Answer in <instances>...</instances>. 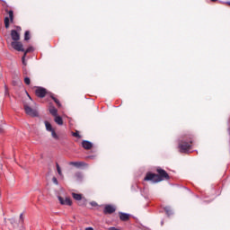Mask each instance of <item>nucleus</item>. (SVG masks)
<instances>
[{
  "instance_id": "nucleus-27",
  "label": "nucleus",
  "mask_w": 230,
  "mask_h": 230,
  "mask_svg": "<svg viewBox=\"0 0 230 230\" xmlns=\"http://www.w3.org/2000/svg\"><path fill=\"white\" fill-rule=\"evenodd\" d=\"M52 182L57 185L58 184V180L57 179V177L52 178Z\"/></svg>"
},
{
  "instance_id": "nucleus-12",
  "label": "nucleus",
  "mask_w": 230,
  "mask_h": 230,
  "mask_svg": "<svg viewBox=\"0 0 230 230\" xmlns=\"http://www.w3.org/2000/svg\"><path fill=\"white\" fill-rule=\"evenodd\" d=\"M119 218L123 222H127V220H128L130 218V215H128L127 213H119Z\"/></svg>"
},
{
  "instance_id": "nucleus-30",
  "label": "nucleus",
  "mask_w": 230,
  "mask_h": 230,
  "mask_svg": "<svg viewBox=\"0 0 230 230\" xmlns=\"http://www.w3.org/2000/svg\"><path fill=\"white\" fill-rule=\"evenodd\" d=\"M91 206H98V204L96 203V202H94V201H93L92 203H91Z\"/></svg>"
},
{
  "instance_id": "nucleus-2",
  "label": "nucleus",
  "mask_w": 230,
  "mask_h": 230,
  "mask_svg": "<svg viewBox=\"0 0 230 230\" xmlns=\"http://www.w3.org/2000/svg\"><path fill=\"white\" fill-rule=\"evenodd\" d=\"M192 144L193 140L191 139V137H190L189 140H181L178 146L181 154H190V150H191Z\"/></svg>"
},
{
  "instance_id": "nucleus-7",
  "label": "nucleus",
  "mask_w": 230,
  "mask_h": 230,
  "mask_svg": "<svg viewBox=\"0 0 230 230\" xmlns=\"http://www.w3.org/2000/svg\"><path fill=\"white\" fill-rule=\"evenodd\" d=\"M60 204L62 206H71V204H73V202L71 201V199L69 198H62L61 196L58 197Z\"/></svg>"
},
{
  "instance_id": "nucleus-31",
  "label": "nucleus",
  "mask_w": 230,
  "mask_h": 230,
  "mask_svg": "<svg viewBox=\"0 0 230 230\" xmlns=\"http://www.w3.org/2000/svg\"><path fill=\"white\" fill-rule=\"evenodd\" d=\"M4 128H3V126L0 125V133H3L4 132Z\"/></svg>"
},
{
  "instance_id": "nucleus-1",
  "label": "nucleus",
  "mask_w": 230,
  "mask_h": 230,
  "mask_svg": "<svg viewBox=\"0 0 230 230\" xmlns=\"http://www.w3.org/2000/svg\"><path fill=\"white\" fill-rule=\"evenodd\" d=\"M158 174L148 172L146 173V177L144 178V181H151L152 182H161V181H164L166 179H170V175H168V172L166 171L158 168L156 170Z\"/></svg>"
},
{
  "instance_id": "nucleus-26",
  "label": "nucleus",
  "mask_w": 230,
  "mask_h": 230,
  "mask_svg": "<svg viewBox=\"0 0 230 230\" xmlns=\"http://www.w3.org/2000/svg\"><path fill=\"white\" fill-rule=\"evenodd\" d=\"M31 51H33V48H28L26 50H25V52H24V55H25V57H26V54L27 53H30Z\"/></svg>"
},
{
  "instance_id": "nucleus-4",
  "label": "nucleus",
  "mask_w": 230,
  "mask_h": 230,
  "mask_svg": "<svg viewBox=\"0 0 230 230\" xmlns=\"http://www.w3.org/2000/svg\"><path fill=\"white\" fill-rule=\"evenodd\" d=\"M48 93V91H46L45 88H42L40 86L36 87L35 94L38 96V98H44L46 94Z\"/></svg>"
},
{
  "instance_id": "nucleus-10",
  "label": "nucleus",
  "mask_w": 230,
  "mask_h": 230,
  "mask_svg": "<svg viewBox=\"0 0 230 230\" xmlns=\"http://www.w3.org/2000/svg\"><path fill=\"white\" fill-rule=\"evenodd\" d=\"M11 37L14 41L21 40V34L15 30L11 31Z\"/></svg>"
},
{
  "instance_id": "nucleus-23",
  "label": "nucleus",
  "mask_w": 230,
  "mask_h": 230,
  "mask_svg": "<svg viewBox=\"0 0 230 230\" xmlns=\"http://www.w3.org/2000/svg\"><path fill=\"white\" fill-rule=\"evenodd\" d=\"M24 40H30V31H25Z\"/></svg>"
},
{
  "instance_id": "nucleus-25",
  "label": "nucleus",
  "mask_w": 230,
  "mask_h": 230,
  "mask_svg": "<svg viewBox=\"0 0 230 230\" xmlns=\"http://www.w3.org/2000/svg\"><path fill=\"white\" fill-rule=\"evenodd\" d=\"M72 136H73L74 137H78V138H80V133H78V131L73 132V133H72Z\"/></svg>"
},
{
  "instance_id": "nucleus-21",
  "label": "nucleus",
  "mask_w": 230,
  "mask_h": 230,
  "mask_svg": "<svg viewBox=\"0 0 230 230\" xmlns=\"http://www.w3.org/2000/svg\"><path fill=\"white\" fill-rule=\"evenodd\" d=\"M56 167H57V172H58V175H60V177H62V169H60V165H58V164H56Z\"/></svg>"
},
{
  "instance_id": "nucleus-35",
  "label": "nucleus",
  "mask_w": 230,
  "mask_h": 230,
  "mask_svg": "<svg viewBox=\"0 0 230 230\" xmlns=\"http://www.w3.org/2000/svg\"><path fill=\"white\" fill-rule=\"evenodd\" d=\"M161 224H162V226H163V225L164 224V222L162 221Z\"/></svg>"
},
{
  "instance_id": "nucleus-32",
  "label": "nucleus",
  "mask_w": 230,
  "mask_h": 230,
  "mask_svg": "<svg viewBox=\"0 0 230 230\" xmlns=\"http://www.w3.org/2000/svg\"><path fill=\"white\" fill-rule=\"evenodd\" d=\"M85 230H94V228L90 226V227H86Z\"/></svg>"
},
{
  "instance_id": "nucleus-11",
  "label": "nucleus",
  "mask_w": 230,
  "mask_h": 230,
  "mask_svg": "<svg viewBox=\"0 0 230 230\" xmlns=\"http://www.w3.org/2000/svg\"><path fill=\"white\" fill-rule=\"evenodd\" d=\"M82 146H83V148H84V150H91L93 148V143H91L87 140H84L82 142Z\"/></svg>"
},
{
  "instance_id": "nucleus-18",
  "label": "nucleus",
  "mask_w": 230,
  "mask_h": 230,
  "mask_svg": "<svg viewBox=\"0 0 230 230\" xmlns=\"http://www.w3.org/2000/svg\"><path fill=\"white\" fill-rule=\"evenodd\" d=\"M50 98H52V100L55 102V103L58 105V107H60V101H58V99L55 98V96H53V94L50 95Z\"/></svg>"
},
{
  "instance_id": "nucleus-16",
  "label": "nucleus",
  "mask_w": 230,
  "mask_h": 230,
  "mask_svg": "<svg viewBox=\"0 0 230 230\" xmlns=\"http://www.w3.org/2000/svg\"><path fill=\"white\" fill-rule=\"evenodd\" d=\"M72 197L73 199H75V200H82V194L73 192Z\"/></svg>"
},
{
  "instance_id": "nucleus-14",
  "label": "nucleus",
  "mask_w": 230,
  "mask_h": 230,
  "mask_svg": "<svg viewBox=\"0 0 230 230\" xmlns=\"http://www.w3.org/2000/svg\"><path fill=\"white\" fill-rule=\"evenodd\" d=\"M49 112L52 116L57 117L58 114V110H57V108H55L54 106H51L49 108Z\"/></svg>"
},
{
  "instance_id": "nucleus-34",
  "label": "nucleus",
  "mask_w": 230,
  "mask_h": 230,
  "mask_svg": "<svg viewBox=\"0 0 230 230\" xmlns=\"http://www.w3.org/2000/svg\"><path fill=\"white\" fill-rule=\"evenodd\" d=\"M212 1V3H215V2H217V0H211Z\"/></svg>"
},
{
  "instance_id": "nucleus-9",
  "label": "nucleus",
  "mask_w": 230,
  "mask_h": 230,
  "mask_svg": "<svg viewBox=\"0 0 230 230\" xmlns=\"http://www.w3.org/2000/svg\"><path fill=\"white\" fill-rule=\"evenodd\" d=\"M116 211V208L112 205H106L104 208L105 215H112Z\"/></svg>"
},
{
  "instance_id": "nucleus-22",
  "label": "nucleus",
  "mask_w": 230,
  "mask_h": 230,
  "mask_svg": "<svg viewBox=\"0 0 230 230\" xmlns=\"http://www.w3.org/2000/svg\"><path fill=\"white\" fill-rule=\"evenodd\" d=\"M51 132V136L54 139H58V135H57V133L55 132V129H52Z\"/></svg>"
},
{
  "instance_id": "nucleus-33",
  "label": "nucleus",
  "mask_w": 230,
  "mask_h": 230,
  "mask_svg": "<svg viewBox=\"0 0 230 230\" xmlns=\"http://www.w3.org/2000/svg\"><path fill=\"white\" fill-rule=\"evenodd\" d=\"M20 218H21V220H22V214L20 215Z\"/></svg>"
},
{
  "instance_id": "nucleus-13",
  "label": "nucleus",
  "mask_w": 230,
  "mask_h": 230,
  "mask_svg": "<svg viewBox=\"0 0 230 230\" xmlns=\"http://www.w3.org/2000/svg\"><path fill=\"white\" fill-rule=\"evenodd\" d=\"M55 123H57L58 125H64V120L62 119V117L56 115L55 119H54Z\"/></svg>"
},
{
  "instance_id": "nucleus-19",
  "label": "nucleus",
  "mask_w": 230,
  "mask_h": 230,
  "mask_svg": "<svg viewBox=\"0 0 230 230\" xmlns=\"http://www.w3.org/2000/svg\"><path fill=\"white\" fill-rule=\"evenodd\" d=\"M75 177L77 181H82V179H84V174H82V172H77L75 173Z\"/></svg>"
},
{
  "instance_id": "nucleus-6",
  "label": "nucleus",
  "mask_w": 230,
  "mask_h": 230,
  "mask_svg": "<svg viewBox=\"0 0 230 230\" xmlns=\"http://www.w3.org/2000/svg\"><path fill=\"white\" fill-rule=\"evenodd\" d=\"M11 46L16 51H24V48H23L22 43L21 41H13L11 43Z\"/></svg>"
},
{
  "instance_id": "nucleus-15",
  "label": "nucleus",
  "mask_w": 230,
  "mask_h": 230,
  "mask_svg": "<svg viewBox=\"0 0 230 230\" xmlns=\"http://www.w3.org/2000/svg\"><path fill=\"white\" fill-rule=\"evenodd\" d=\"M45 127L48 132H51L52 130H54L53 127L51 126V123H49L48 120L45 121Z\"/></svg>"
},
{
  "instance_id": "nucleus-24",
  "label": "nucleus",
  "mask_w": 230,
  "mask_h": 230,
  "mask_svg": "<svg viewBox=\"0 0 230 230\" xmlns=\"http://www.w3.org/2000/svg\"><path fill=\"white\" fill-rule=\"evenodd\" d=\"M31 79H30V77H25L24 78V84H26V85H30V84H31Z\"/></svg>"
},
{
  "instance_id": "nucleus-17",
  "label": "nucleus",
  "mask_w": 230,
  "mask_h": 230,
  "mask_svg": "<svg viewBox=\"0 0 230 230\" xmlns=\"http://www.w3.org/2000/svg\"><path fill=\"white\" fill-rule=\"evenodd\" d=\"M22 67H26L28 66V63L26 62V54H23L22 58Z\"/></svg>"
},
{
  "instance_id": "nucleus-28",
  "label": "nucleus",
  "mask_w": 230,
  "mask_h": 230,
  "mask_svg": "<svg viewBox=\"0 0 230 230\" xmlns=\"http://www.w3.org/2000/svg\"><path fill=\"white\" fill-rule=\"evenodd\" d=\"M4 94L5 96H8L10 93H8V86H4Z\"/></svg>"
},
{
  "instance_id": "nucleus-5",
  "label": "nucleus",
  "mask_w": 230,
  "mask_h": 230,
  "mask_svg": "<svg viewBox=\"0 0 230 230\" xmlns=\"http://www.w3.org/2000/svg\"><path fill=\"white\" fill-rule=\"evenodd\" d=\"M9 18L5 17L4 18V26L5 28L8 30V28H10V22H13V11H9Z\"/></svg>"
},
{
  "instance_id": "nucleus-29",
  "label": "nucleus",
  "mask_w": 230,
  "mask_h": 230,
  "mask_svg": "<svg viewBox=\"0 0 230 230\" xmlns=\"http://www.w3.org/2000/svg\"><path fill=\"white\" fill-rule=\"evenodd\" d=\"M23 75H28V70L26 69V66H22Z\"/></svg>"
},
{
  "instance_id": "nucleus-20",
  "label": "nucleus",
  "mask_w": 230,
  "mask_h": 230,
  "mask_svg": "<svg viewBox=\"0 0 230 230\" xmlns=\"http://www.w3.org/2000/svg\"><path fill=\"white\" fill-rule=\"evenodd\" d=\"M164 211H165L166 215H168V217H170V215H172V208H170V207H165Z\"/></svg>"
},
{
  "instance_id": "nucleus-8",
  "label": "nucleus",
  "mask_w": 230,
  "mask_h": 230,
  "mask_svg": "<svg viewBox=\"0 0 230 230\" xmlns=\"http://www.w3.org/2000/svg\"><path fill=\"white\" fill-rule=\"evenodd\" d=\"M70 166H75V168H84L89 166L85 162H70Z\"/></svg>"
},
{
  "instance_id": "nucleus-3",
  "label": "nucleus",
  "mask_w": 230,
  "mask_h": 230,
  "mask_svg": "<svg viewBox=\"0 0 230 230\" xmlns=\"http://www.w3.org/2000/svg\"><path fill=\"white\" fill-rule=\"evenodd\" d=\"M24 111L25 114L31 116V118H37V116H39V111H37L35 109H32L28 104H24Z\"/></svg>"
}]
</instances>
